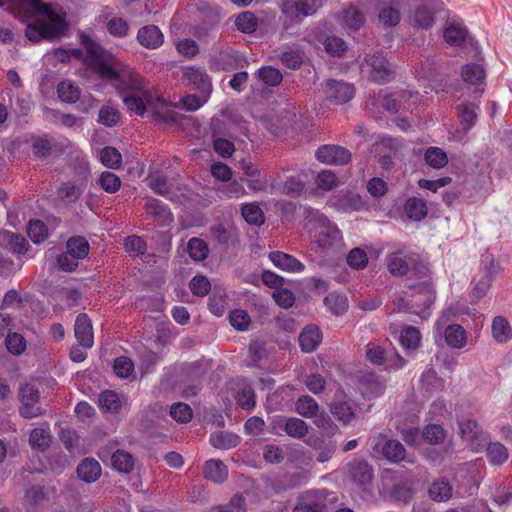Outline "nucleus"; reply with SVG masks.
Wrapping results in <instances>:
<instances>
[{
    "label": "nucleus",
    "mask_w": 512,
    "mask_h": 512,
    "mask_svg": "<svg viewBox=\"0 0 512 512\" xmlns=\"http://www.w3.org/2000/svg\"><path fill=\"white\" fill-rule=\"evenodd\" d=\"M349 475L359 486L369 484L373 479V470L365 460H353L349 464Z\"/></svg>",
    "instance_id": "obj_23"
},
{
    "label": "nucleus",
    "mask_w": 512,
    "mask_h": 512,
    "mask_svg": "<svg viewBox=\"0 0 512 512\" xmlns=\"http://www.w3.org/2000/svg\"><path fill=\"white\" fill-rule=\"evenodd\" d=\"M145 210L148 214L164 222L172 221V213L168 207L158 199L150 198L145 203Z\"/></svg>",
    "instance_id": "obj_44"
},
{
    "label": "nucleus",
    "mask_w": 512,
    "mask_h": 512,
    "mask_svg": "<svg viewBox=\"0 0 512 512\" xmlns=\"http://www.w3.org/2000/svg\"><path fill=\"white\" fill-rule=\"evenodd\" d=\"M246 509L245 497L241 493H236L227 504L215 505L210 509V512H245Z\"/></svg>",
    "instance_id": "obj_49"
},
{
    "label": "nucleus",
    "mask_w": 512,
    "mask_h": 512,
    "mask_svg": "<svg viewBox=\"0 0 512 512\" xmlns=\"http://www.w3.org/2000/svg\"><path fill=\"white\" fill-rule=\"evenodd\" d=\"M258 21L254 13L245 11L240 13L235 19V26L243 33H252L256 30Z\"/></svg>",
    "instance_id": "obj_60"
},
{
    "label": "nucleus",
    "mask_w": 512,
    "mask_h": 512,
    "mask_svg": "<svg viewBox=\"0 0 512 512\" xmlns=\"http://www.w3.org/2000/svg\"><path fill=\"white\" fill-rule=\"evenodd\" d=\"M5 345L7 350L13 355H21L26 350L25 338L16 332L7 334Z\"/></svg>",
    "instance_id": "obj_63"
},
{
    "label": "nucleus",
    "mask_w": 512,
    "mask_h": 512,
    "mask_svg": "<svg viewBox=\"0 0 512 512\" xmlns=\"http://www.w3.org/2000/svg\"><path fill=\"white\" fill-rule=\"evenodd\" d=\"M488 461L493 465H502L509 457L508 449L500 442L491 443L485 447Z\"/></svg>",
    "instance_id": "obj_40"
},
{
    "label": "nucleus",
    "mask_w": 512,
    "mask_h": 512,
    "mask_svg": "<svg viewBox=\"0 0 512 512\" xmlns=\"http://www.w3.org/2000/svg\"><path fill=\"white\" fill-rule=\"evenodd\" d=\"M424 160L433 169H441L448 163L447 154L439 147H429L426 149Z\"/></svg>",
    "instance_id": "obj_47"
},
{
    "label": "nucleus",
    "mask_w": 512,
    "mask_h": 512,
    "mask_svg": "<svg viewBox=\"0 0 512 512\" xmlns=\"http://www.w3.org/2000/svg\"><path fill=\"white\" fill-rule=\"evenodd\" d=\"M189 256L195 261H202L207 258L209 248L206 242L200 238L193 237L187 245Z\"/></svg>",
    "instance_id": "obj_57"
},
{
    "label": "nucleus",
    "mask_w": 512,
    "mask_h": 512,
    "mask_svg": "<svg viewBox=\"0 0 512 512\" xmlns=\"http://www.w3.org/2000/svg\"><path fill=\"white\" fill-rule=\"evenodd\" d=\"M258 78L268 86H278L283 79L281 72L272 66L260 68Z\"/></svg>",
    "instance_id": "obj_64"
},
{
    "label": "nucleus",
    "mask_w": 512,
    "mask_h": 512,
    "mask_svg": "<svg viewBox=\"0 0 512 512\" xmlns=\"http://www.w3.org/2000/svg\"><path fill=\"white\" fill-rule=\"evenodd\" d=\"M137 41L147 49H157L163 44L164 35L156 25H146L138 30Z\"/></svg>",
    "instance_id": "obj_21"
},
{
    "label": "nucleus",
    "mask_w": 512,
    "mask_h": 512,
    "mask_svg": "<svg viewBox=\"0 0 512 512\" xmlns=\"http://www.w3.org/2000/svg\"><path fill=\"white\" fill-rule=\"evenodd\" d=\"M444 338L449 347L461 349L467 343V332L461 325L451 324L445 328Z\"/></svg>",
    "instance_id": "obj_30"
},
{
    "label": "nucleus",
    "mask_w": 512,
    "mask_h": 512,
    "mask_svg": "<svg viewBox=\"0 0 512 512\" xmlns=\"http://www.w3.org/2000/svg\"><path fill=\"white\" fill-rule=\"evenodd\" d=\"M295 406L297 413L307 418L317 416L319 410L318 403L309 395L300 396Z\"/></svg>",
    "instance_id": "obj_52"
},
{
    "label": "nucleus",
    "mask_w": 512,
    "mask_h": 512,
    "mask_svg": "<svg viewBox=\"0 0 512 512\" xmlns=\"http://www.w3.org/2000/svg\"><path fill=\"white\" fill-rule=\"evenodd\" d=\"M315 220L319 223L321 231L317 234L316 243L318 248L326 254H336L344 247L343 237L340 229L332 223L323 213L316 212Z\"/></svg>",
    "instance_id": "obj_3"
},
{
    "label": "nucleus",
    "mask_w": 512,
    "mask_h": 512,
    "mask_svg": "<svg viewBox=\"0 0 512 512\" xmlns=\"http://www.w3.org/2000/svg\"><path fill=\"white\" fill-rule=\"evenodd\" d=\"M170 416L179 423H188L193 417V411L188 404L178 402L171 405Z\"/></svg>",
    "instance_id": "obj_62"
},
{
    "label": "nucleus",
    "mask_w": 512,
    "mask_h": 512,
    "mask_svg": "<svg viewBox=\"0 0 512 512\" xmlns=\"http://www.w3.org/2000/svg\"><path fill=\"white\" fill-rule=\"evenodd\" d=\"M400 343L406 350H415L421 342V334L418 328L406 326L401 330Z\"/></svg>",
    "instance_id": "obj_43"
},
{
    "label": "nucleus",
    "mask_w": 512,
    "mask_h": 512,
    "mask_svg": "<svg viewBox=\"0 0 512 512\" xmlns=\"http://www.w3.org/2000/svg\"><path fill=\"white\" fill-rule=\"evenodd\" d=\"M434 21V0H421L415 10L413 24L423 29H429L434 24Z\"/></svg>",
    "instance_id": "obj_22"
},
{
    "label": "nucleus",
    "mask_w": 512,
    "mask_h": 512,
    "mask_svg": "<svg viewBox=\"0 0 512 512\" xmlns=\"http://www.w3.org/2000/svg\"><path fill=\"white\" fill-rule=\"evenodd\" d=\"M316 159L327 165H345L351 160L348 149L333 144L320 146L315 152Z\"/></svg>",
    "instance_id": "obj_11"
},
{
    "label": "nucleus",
    "mask_w": 512,
    "mask_h": 512,
    "mask_svg": "<svg viewBox=\"0 0 512 512\" xmlns=\"http://www.w3.org/2000/svg\"><path fill=\"white\" fill-rule=\"evenodd\" d=\"M477 109L478 105L472 102H465L457 107L458 116L465 131L470 130L474 126L477 120Z\"/></svg>",
    "instance_id": "obj_39"
},
{
    "label": "nucleus",
    "mask_w": 512,
    "mask_h": 512,
    "mask_svg": "<svg viewBox=\"0 0 512 512\" xmlns=\"http://www.w3.org/2000/svg\"><path fill=\"white\" fill-rule=\"evenodd\" d=\"M58 97L66 103H76L81 94L80 88L71 81H62L57 86Z\"/></svg>",
    "instance_id": "obj_46"
},
{
    "label": "nucleus",
    "mask_w": 512,
    "mask_h": 512,
    "mask_svg": "<svg viewBox=\"0 0 512 512\" xmlns=\"http://www.w3.org/2000/svg\"><path fill=\"white\" fill-rule=\"evenodd\" d=\"M236 402L242 409L253 410L256 405V395L251 385H245L238 390Z\"/></svg>",
    "instance_id": "obj_56"
},
{
    "label": "nucleus",
    "mask_w": 512,
    "mask_h": 512,
    "mask_svg": "<svg viewBox=\"0 0 512 512\" xmlns=\"http://www.w3.org/2000/svg\"><path fill=\"white\" fill-rule=\"evenodd\" d=\"M18 398L21 403L19 413L22 417L30 419L44 414L45 410L37 404L40 401V392L32 383H25L20 386Z\"/></svg>",
    "instance_id": "obj_8"
},
{
    "label": "nucleus",
    "mask_w": 512,
    "mask_h": 512,
    "mask_svg": "<svg viewBox=\"0 0 512 512\" xmlns=\"http://www.w3.org/2000/svg\"><path fill=\"white\" fill-rule=\"evenodd\" d=\"M330 411L343 424L350 423L356 415L355 408L350 401L334 402L330 407Z\"/></svg>",
    "instance_id": "obj_38"
},
{
    "label": "nucleus",
    "mask_w": 512,
    "mask_h": 512,
    "mask_svg": "<svg viewBox=\"0 0 512 512\" xmlns=\"http://www.w3.org/2000/svg\"><path fill=\"white\" fill-rule=\"evenodd\" d=\"M242 56L230 47L220 49L212 58V68L217 71H233L242 67Z\"/></svg>",
    "instance_id": "obj_14"
},
{
    "label": "nucleus",
    "mask_w": 512,
    "mask_h": 512,
    "mask_svg": "<svg viewBox=\"0 0 512 512\" xmlns=\"http://www.w3.org/2000/svg\"><path fill=\"white\" fill-rule=\"evenodd\" d=\"M130 84L128 88L135 91L140 88L141 82L138 75H128ZM125 106L136 115H144L146 106L156 108L153 112L155 121L163 123H176L178 121V114L170 109V104L161 97L153 98L152 94L148 91H141L140 94L135 92L126 93L122 96Z\"/></svg>",
    "instance_id": "obj_1"
},
{
    "label": "nucleus",
    "mask_w": 512,
    "mask_h": 512,
    "mask_svg": "<svg viewBox=\"0 0 512 512\" xmlns=\"http://www.w3.org/2000/svg\"><path fill=\"white\" fill-rule=\"evenodd\" d=\"M121 179L115 173L104 171L97 180V184L107 193L114 194L121 187Z\"/></svg>",
    "instance_id": "obj_55"
},
{
    "label": "nucleus",
    "mask_w": 512,
    "mask_h": 512,
    "mask_svg": "<svg viewBox=\"0 0 512 512\" xmlns=\"http://www.w3.org/2000/svg\"><path fill=\"white\" fill-rule=\"evenodd\" d=\"M89 243L84 237L74 236L67 241V251L71 253L77 261L84 259L89 253Z\"/></svg>",
    "instance_id": "obj_51"
},
{
    "label": "nucleus",
    "mask_w": 512,
    "mask_h": 512,
    "mask_svg": "<svg viewBox=\"0 0 512 512\" xmlns=\"http://www.w3.org/2000/svg\"><path fill=\"white\" fill-rule=\"evenodd\" d=\"M461 438L467 443L468 448L476 453L483 452L490 441L488 433L474 420L465 419L459 422Z\"/></svg>",
    "instance_id": "obj_7"
},
{
    "label": "nucleus",
    "mask_w": 512,
    "mask_h": 512,
    "mask_svg": "<svg viewBox=\"0 0 512 512\" xmlns=\"http://www.w3.org/2000/svg\"><path fill=\"white\" fill-rule=\"evenodd\" d=\"M98 404L102 411L119 413L122 408V400L119 394L113 390H104L99 394Z\"/></svg>",
    "instance_id": "obj_32"
},
{
    "label": "nucleus",
    "mask_w": 512,
    "mask_h": 512,
    "mask_svg": "<svg viewBox=\"0 0 512 512\" xmlns=\"http://www.w3.org/2000/svg\"><path fill=\"white\" fill-rule=\"evenodd\" d=\"M241 214L250 225L261 226L265 221L263 211L254 203L243 204Z\"/></svg>",
    "instance_id": "obj_53"
},
{
    "label": "nucleus",
    "mask_w": 512,
    "mask_h": 512,
    "mask_svg": "<svg viewBox=\"0 0 512 512\" xmlns=\"http://www.w3.org/2000/svg\"><path fill=\"white\" fill-rule=\"evenodd\" d=\"M100 160L104 166L117 169L121 166L122 155L116 148L106 146L100 152Z\"/></svg>",
    "instance_id": "obj_58"
},
{
    "label": "nucleus",
    "mask_w": 512,
    "mask_h": 512,
    "mask_svg": "<svg viewBox=\"0 0 512 512\" xmlns=\"http://www.w3.org/2000/svg\"><path fill=\"white\" fill-rule=\"evenodd\" d=\"M492 336L498 343H506L512 339V327L503 316H496L491 325Z\"/></svg>",
    "instance_id": "obj_35"
},
{
    "label": "nucleus",
    "mask_w": 512,
    "mask_h": 512,
    "mask_svg": "<svg viewBox=\"0 0 512 512\" xmlns=\"http://www.w3.org/2000/svg\"><path fill=\"white\" fill-rule=\"evenodd\" d=\"M417 299L412 302L399 297L393 311L419 315L422 319L430 316V308L434 304L435 295L428 282H422L416 287Z\"/></svg>",
    "instance_id": "obj_2"
},
{
    "label": "nucleus",
    "mask_w": 512,
    "mask_h": 512,
    "mask_svg": "<svg viewBox=\"0 0 512 512\" xmlns=\"http://www.w3.org/2000/svg\"><path fill=\"white\" fill-rule=\"evenodd\" d=\"M364 61L370 68L369 78L371 81L382 84L392 80L394 73L389 62L381 53L367 55Z\"/></svg>",
    "instance_id": "obj_10"
},
{
    "label": "nucleus",
    "mask_w": 512,
    "mask_h": 512,
    "mask_svg": "<svg viewBox=\"0 0 512 512\" xmlns=\"http://www.w3.org/2000/svg\"><path fill=\"white\" fill-rule=\"evenodd\" d=\"M407 217L413 221H421L428 214L427 202L419 197H409L404 203Z\"/></svg>",
    "instance_id": "obj_29"
},
{
    "label": "nucleus",
    "mask_w": 512,
    "mask_h": 512,
    "mask_svg": "<svg viewBox=\"0 0 512 512\" xmlns=\"http://www.w3.org/2000/svg\"><path fill=\"white\" fill-rule=\"evenodd\" d=\"M326 497L320 491H307L298 498L293 512H326Z\"/></svg>",
    "instance_id": "obj_13"
},
{
    "label": "nucleus",
    "mask_w": 512,
    "mask_h": 512,
    "mask_svg": "<svg viewBox=\"0 0 512 512\" xmlns=\"http://www.w3.org/2000/svg\"><path fill=\"white\" fill-rule=\"evenodd\" d=\"M385 385L374 374H370L362 382L361 392L366 398H376L383 394Z\"/></svg>",
    "instance_id": "obj_45"
},
{
    "label": "nucleus",
    "mask_w": 512,
    "mask_h": 512,
    "mask_svg": "<svg viewBox=\"0 0 512 512\" xmlns=\"http://www.w3.org/2000/svg\"><path fill=\"white\" fill-rule=\"evenodd\" d=\"M411 94L406 91L389 92L387 89L380 90L377 96L370 98L373 104H379L388 112H398L402 108V100L410 97Z\"/></svg>",
    "instance_id": "obj_16"
},
{
    "label": "nucleus",
    "mask_w": 512,
    "mask_h": 512,
    "mask_svg": "<svg viewBox=\"0 0 512 512\" xmlns=\"http://www.w3.org/2000/svg\"><path fill=\"white\" fill-rule=\"evenodd\" d=\"M0 244L5 245L17 255L26 253L29 247V243L24 236L11 231L0 232Z\"/></svg>",
    "instance_id": "obj_26"
},
{
    "label": "nucleus",
    "mask_w": 512,
    "mask_h": 512,
    "mask_svg": "<svg viewBox=\"0 0 512 512\" xmlns=\"http://www.w3.org/2000/svg\"><path fill=\"white\" fill-rule=\"evenodd\" d=\"M446 43L452 47H461L467 40L468 29L462 23H450L443 33Z\"/></svg>",
    "instance_id": "obj_27"
},
{
    "label": "nucleus",
    "mask_w": 512,
    "mask_h": 512,
    "mask_svg": "<svg viewBox=\"0 0 512 512\" xmlns=\"http://www.w3.org/2000/svg\"><path fill=\"white\" fill-rule=\"evenodd\" d=\"M182 79L194 89L209 93L212 87L211 79L203 68L189 66L184 69Z\"/></svg>",
    "instance_id": "obj_18"
},
{
    "label": "nucleus",
    "mask_w": 512,
    "mask_h": 512,
    "mask_svg": "<svg viewBox=\"0 0 512 512\" xmlns=\"http://www.w3.org/2000/svg\"><path fill=\"white\" fill-rule=\"evenodd\" d=\"M463 80L469 84L476 85L481 83L485 78V71L479 64H466L461 71Z\"/></svg>",
    "instance_id": "obj_54"
},
{
    "label": "nucleus",
    "mask_w": 512,
    "mask_h": 512,
    "mask_svg": "<svg viewBox=\"0 0 512 512\" xmlns=\"http://www.w3.org/2000/svg\"><path fill=\"white\" fill-rule=\"evenodd\" d=\"M480 269L482 276L476 282L471 293L473 302H478L482 299L491 288L495 273L494 260L491 259L490 261H484L481 264Z\"/></svg>",
    "instance_id": "obj_15"
},
{
    "label": "nucleus",
    "mask_w": 512,
    "mask_h": 512,
    "mask_svg": "<svg viewBox=\"0 0 512 512\" xmlns=\"http://www.w3.org/2000/svg\"><path fill=\"white\" fill-rule=\"evenodd\" d=\"M343 22L347 29L356 31L365 23V16L358 7L348 5L343 9Z\"/></svg>",
    "instance_id": "obj_36"
},
{
    "label": "nucleus",
    "mask_w": 512,
    "mask_h": 512,
    "mask_svg": "<svg viewBox=\"0 0 512 512\" xmlns=\"http://www.w3.org/2000/svg\"><path fill=\"white\" fill-rule=\"evenodd\" d=\"M77 475L85 483L96 482L102 473L100 463L94 458H85L77 466Z\"/></svg>",
    "instance_id": "obj_24"
},
{
    "label": "nucleus",
    "mask_w": 512,
    "mask_h": 512,
    "mask_svg": "<svg viewBox=\"0 0 512 512\" xmlns=\"http://www.w3.org/2000/svg\"><path fill=\"white\" fill-rule=\"evenodd\" d=\"M268 257L274 266L289 273H300L305 269V265L300 260L282 251H272Z\"/></svg>",
    "instance_id": "obj_19"
},
{
    "label": "nucleus",
    "mask_w": 512,
    "mask_h": 512,
    "mask_svg": "<svg viewBox=\"0 0 512 512\" xmlns=\"http://www.w3.org/2000/svg\"><path fill=\"white\" fill-rule=\"evenodd\" d=\"M94 68L102 78L114 81L117 88H124L122 84L125 82L126 74L116 71L103 59H96Z\"/></svg>",
    "instance_id": "obj_34"
},
{
    "label": "nucleus",
    "mask_w": 512,
    "mask_h": 512,
    "mask_svg": "<svg viewBox=\"0 0 512 512\" xmlns=\"http://www.w3.org/2000/svg\"><path fill=\"white\" fill-rule=\"evenodd\" d=\"M329 204L342 212L359 210L362 206L361 197L350 190H341L331 196Z\"/></svg>",
    "instance_id": "obj_17"
},
{
    "label": "nucleus",
    "mask_w": 512,
    "mask_h": 512,
    "mask_svg": "<svg viewBox=\"0 0 512 512\" xmlns=\"http://www.w3.org/2000/svg\"><path fill=\"white\" fill-rule=\"evenodd\" d=\"M322 340V333L318 326L308 325L299 335V345L304 352L314 351Z\"/></svg>",
    "instance_id": "obj_25"
},
{
    "label": "nucleus",
    "mask_w": 512,
    "mask_h": 512,
    "mask_svg": "<svg viewBox=\"0 0 512 512\" xmlns=\"http://www.w3.org/2000/svg\"><path fill=\"white\" fill-rule=\"evenodd\" d=\"M387 268L393 276H405L411 271L415 275L426 276L428 270L419 261L416 253H406L402 256L400 251L387 256Z\"/></svg>",
    "instance_id": "obj_5"
},
{
    "label": "nucleus",
    "mask_w": 512,
    "mask_h": 512,
    "mask_svg": "<svg viewBox=\"0 0 512 512\" xmlns=\"http://www.w3.org/2000/svg\"><path fill=\"white\" fill-rule=\"evenodd\" d=\"M307 39L315 46L319 47V45H322L329 55L335 57H342L348 49L344 39L334 35H326L319 29L313 30Z\"/></svg>",
    "instance_id": "obj_9"
},
{
    "label": "nucleus",
    "mask_w": 512,
    "mask_h": 512,
    "mask_svg": "<svg viewBox=\"0 0 512 512\" xmlns=\"http://www.w3.org/2000/svg\"><path fill=\"white\" fill-rule=\"evenodd\" d=\"M111 464L114 470L129 474L134 470V456L126 450L118 449L111 456Z\"/></svg>",
    "instance_id": "obj_31"
},
{
    "label": "nucleus",
    "mask_w": 512,
    "mask_h": 512,
    "mask_svg": "<svg viewBox=\"0 0 512 512\" xmlns=\"http://www.w3.org/2000/svg\"><path fill=\"white\" fill-rule=\"evenodd\" d=\"M27 234L34 244L43 243L48 237V228L46 224L39 220H30L27 225Z\"/></svg>",
    "instance_id": "obj_50"
},
{
    "label": "nucleus",
    "mask_w": 512,
    "mask_h": 512,
    "mask_svg": "<svg viewBox=\"0 0 512 512\" xmlns=\"http://www.w3.org/2000/svg\"><path fill=\"white\" fill-rule=\"evenodd\" d=\"M281 20L284 29L299 24L304 18L316 13V0H282L280 4Z\"/></svg>",
    "instance_id": "obj_4"
},
{
    "label": "nucleus",
    "mask_w": 512,
    "mask_h": 512,
    "mask_svg": "<svg viewBox=\"0 0 512 512\" xmlns=\"http://www.w3.org/2000/svg\"><path fill=\"white\" fill-rule=\"evenodd\" d=\"M209 441L214 448L227 450L236 447L240 437L232 432L219 431L211 433Z\"/></svg>",
    "instance_id": "obj_33"
},
{
    "label": "nucleus",
    "mask_w": 512,
    "mask_h": 512,
    "mask_svg": "<svg viewBox=\"0 0 512 512\" xmlns=\"http://www.w3.org/2000/svg\"><path fill=\"white\" fill-rule=\"evenodd\" d=\"M355 95L353 84L335 79L328 80L325 87L326 99L334 104L342 105L349 102Z\"/></svg>",
    "instance_id": "obj_12"
},
{
    "label": "nucleus",
    "mask_w": 512,
    "mask_h": 512,
    "mask_svg": "<svg viewBox=\"0 0 512 512\" xmlns=\"http://www.w3.org/2000/svg\"><path fill=\"white\" fill-rule=\"evenodd\" d=\"M421 436L425 442L434 445L441 443L445 439L446 434L441 425L429 424L423 428Z\"/></svg>",
    "instance_id": "obj_59"
},
{
    "label": "nucleus",
    "mask_w": 512,
    "mask_h": 512,
    "mask_svg": "<svg viewBox=\"0 0 512 512\" xmlns=\"http://www.w3.org/2000/svg\"><path fill=\"white\" fill-rule=\"evenodd\" d=\"M204 477L214 483H223L228 478V468L221 461L210 459L206 461L204 466Z\"/></svg>",
    "instance_id": "obj_28"
},
{
    "label": "nucleus",
    "mask_w": 512,
    "mask_h": 512,
    "mask_svg": "<svg viewBox=\"0 0 512 512\" xmlns=\"http://www.w3.org/2000/svg\"><path fill=\"white\" fill-rule=\"evenodd\" d=\"M285 432L293 438H302L308 433V425L299 418H288L284 426Z\"/></svg>",
    "instance_id": "obj_61"
},
{
    "label": "nucleus",
    "mask_w": 512,
    "mask_h": 512,
    "mask_svg": "<svg viewBox=\"0 0 512 512\" xmlns=\"http://www.w3.org/2000/svg\"><path fill=\"white\" fill-rule=\"evenodd\" d=\"M51 433L49 429L34 428L29 435L31 447L38 451H45L51 443Z\"/></svg>",
    "instance_id": "obj_42"
},
{
    "label": "nucleus",
    "mask_w": 512,
    "mask_h": 512,
    "mask_svg": "<svg viewBox=\"0 0 512 512\" xmlns=\"http://www.w3.org/2000/svg\"><path fill=\"white\" fill-rule=\"evenodd\" d=\"M324 304L334 315H342L348 309V299L344 294L332 292L325 299Z\"/></svg>",
    "instance_id": "obj_41"
},
{
    "label": "nucleus",
    "mask_w": 512,
    "mask_h": 512,
    "mask_svg": "<svg viewBox=\"0 0 512 512\" xmlns=\"http://www.w3.org/2000/svg\"><path fill=\"white\" fill-rule=\"evenodd\" d=\"M369 441L373 452L390 462L399 463L406 456V449L398 440L388 439L382 433L371 436Z\"/></svg>",
    "instance_id": "obj_6"
},
{
    "label": "nucleus",
    "mask_w": 512,
    "mask_h": 512,
    "mask_svg": "<svg viewBox=\"0 0 512 512\" xmlns=\"http://www.w3.org/2000/svg\"><path fill=\"white\" fill-rule=\"evenodd\" d=\"M428 493L434 501H447L452 496V486L447 479L440 478L430 485Z\"/></svg>",
    "instance_id": "obj_37"
},
{
    "label": "nucleus",
    "mask_w": 512,
    "mask_h": 512,
    "mask_svg": "<svg viewBox=\"0 0 512 512\" xmlns=\"http://www.w3.org/2000/svg\"><path fill=\"white\" fill-rule=\"evenodd\" d=\"M43 8L44 10L41 14L45 15L49 21V23H44V25L50 26V34L54 35L63 30L65 24V13L60 14L56 12L50 4H46Z\"/></svg>",
    "instance_id": "obj_48"
},
{
    "label": "nucleus",
    "mask_w": 512,
    "mask_h": 512,
    "mask_svg": "<svg viewBox=\"0 0 512 512\" xmlns=\"http://www.w3.org/2000/svg\"><path fill=\"white\" fill-rule=\"evenodd\" d=\"M74 333L79 344L84 348H90L94 343L93 328L87 314L81 313L76 317Z\"/></svg>",
    "instance_id": "obj_20"
}]
</instances>
